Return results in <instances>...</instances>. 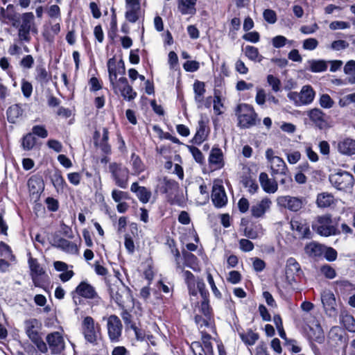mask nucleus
<instances>
[{
  "instance_id": "60",
  "label": "nucleus",
  "mask_w": 355,
  "mask_h": 355,
  "mask_svg": "<svg viewBox=\"0 0 355 355\" xmlns=\"http://www.w3.org/2000/svg\"><path fill=\"white\" fill-rule=\"evenodd\" d=\"M318 41L313 37H309L303 41L302 48L306 51H313L318 46Z\"/></svg>"
},
{
  "instance_id": "58",
  "label": "nucleus",
  "mask_w": 355,
  "mask_h": 355,
  "mask_svg": "<svg viewBox=\"0 0 355 355\" xmlns=\"http://www.w3.org/2000/svg\"><path fill=\"white\" fill-rule=\"evenodd\" d=\"M282 178L279 180L280 185L284 187L285 190L291 189L293 186V179L289 171H287L286 175H280Z\"/></svg>"
},
{
  "instance_id": "48",
  "label": "nucleus",
  "mask_w": 355,
  "mask_h": 355,
  "mask_svg": "<svg viewBox=\"0 0 355 355\" xmlns=\"http://www.w3.org/2000/svg\"><path fill=\"white\" fill-rule=\"evenodd\" d=\"M35 71V79L38 82L41 83H46L49 80L50 75L48 73L47 71L43 65L37 66Z\"/></svg>"
},
{
  "instance_id": "42",
  "label": "nucleus",
  "mask_w": 355,
  "mask_h": 355,
  "mask_svg": "<svg viewBox=\"0 0 355 355\" xmlns=\"http://www.w3.org/2000/svg\"><path fill=\"white\" fill-rule=\"evenodd\" d=\"M21 24L19 28L35 31L36 29L33 27L34 24V15L33 12H25L21 15Z\"/></svg>"
},
{
  "instance_id": "3",
  "label": "nucleus",
  "mask_w": 355,
  "mask_h": 355,
  "mask_svg": "<svg viewBox=\"0 0 355 355\" xmlns=\"http://www.w3.org/2000/svg\"><path fill=\"white\" fill-rule=\"evenodd\" d=\"M315 92L309 85L302 87L300 92H290L287 94L288 98L297 107L309 105L315 98Z\"/></svg>"
},
{
  "instance_id": "16",
  "label": "nucleus",
  "mask_w": 355,
  "mask_h": 355,
  "mask_svg": "<svg viewBox=\"0 0 355 355\" xmlns=\"http://www.w3.org/2000/svg\"><path fill=\"white\" fill-rule=\"evenodd\" d=\"M46 341L53 354H60L64 349V342L62 336L59 332L49 334L46 336Z\"/></svg>"
},
{
  "instance_id": "56",
  "label": "nucleus",
  "mask_w": 355,
  "mask_h": 355,
  "mask_svg": "<svg viewBox=\"0 0 355 355\" xmlns=\"http://www.w3.org/2000/svg\"><path fill=\"white\" fill-rule=\"evenodd\" d=\"M261 227L260 225L256 226L254 228L248 227H245L244 231V234L246 237L251 239H255L259 236V235L261 234Z\"/></svg>"
},
{
  "instance_id": "27",
  "label": "nucleus",
  "mask_w": 355,
  "mask_h": 355,
  "mask_svg": "<svg viewBox=\"0 0 355 355\" xmlns=\"http://www.w3.org/2000/svg\"><path fill=\"white\" fill-rule=\"evenodd\" d=\"M130 191L135 193L139 200L144 204L149 202L152 193L151 191L145 187H141L137 182H133L130 187Z\"/></svg>"
},
{
  "instance_id": "12",
  "label": "nucleus",
  "mask_w": 355,
  "mask_h": 355,
  "mask_svg": "<svg viewBox=\"0 0 355 355\" xmlns=\"http://www.w3.org/2000/svg\"><path fill=\"white\" fill-rule=\"evenodd\" d=\"M308 338L311 343V348L316 352L318 347L313 342L322 344L325 340V336L323 329L318 321L313 322L312 326L309 325V331L307 332Z\"/></svg>"
},
{
  "instance_id": "25",
  "label": "nucleus",
  "mask_w": 355,
  "mask_h": 355,
  "mask_svg": "<svg viewBox=\"0 0 355 355\" xmlns=\"http://www.w3.org/2000/svg\"><path fill=\"white\" fill-rule=\"evenodd\" d=\"M259 180L263 190L268 193H274L278 189V184L275 179H270L268 175L262 172L259 174Z\"/></svg>"
},
{
  "instance_id": "6",
  "label": "nucleus",
  "mask_w": 355,
  "mask_h": 355,
  "mask_svg": "<svg viewBox=\"0 0 355 355\" xmlns=\"http://www.w3.org/2000/svg\"><path fill=\"white\" fill-rule=\"evenodd\" d=\"M329 180L331 185L340 191H347L352 188L354 183V176L350 173L341 170L331 173Z\"/></svg>"
},
{
  "instance_id": "15",
  "label": "nucleus",
  "mask_w": 355,
  "mask_h": 355,
  "mask_svg": "<svg viewBox=\"0 0 355 355\" xmlns=\"http://www.w3.org/2000/svg\"><path fill=\"white\" fill-rule=\"evenodd\" d=\"M107 65L110 84L117 80L118 74L125 73V65L122 60H120L117 64L116 58L113 57L108 60Z\"/></svg>"
},
{
  "instance_id": "45",
  "label": "nucleus",
  "mask_w": 355,
  "mask_h": 355,
  "mask_svg": "<svg viewBox=\"0 0 355 355\" xmlns=\"http://www.w3.org/2000/svg\"><path fill=\"white\" fill-rule=\"evenodd\" d=\"M131 164L132 167L133 175H138L145 170V166L141 159L135 153H132L131 155Z\"/></svg>"
},
{
  "instance_id": "31",
  "label": "nucleus",
  "mask_w": 355,
  "mask_h": 355,
  "mask_svg": "<svg viewBox=\"0 0 355 355\" xmlns=\"http://www.w3.org/2000/svg\"><path fill=\"white\" fill-rule=\"evenodd\" d=\"M208 132L205 122L203 120L199 121L196 132L192 139V142L197 145L201 144L207 137Z\"/></svg>"
},
{
  "instance_id": "36",
  "label": "nucleus",
  "mask_w": 355,
  "mask_h": 355,
  "mask_svg": "<svg viewBox=\"0 0 355 355\" xmlns=\"http://www.w3.org/2000/svg\"><path fill=\"white\" fill-rule=\"evenodd\" d=\"M194 320L201 333L202 331L205 332V328H207L210 331H214V324L212 318H203L202 315H196L194 318Z\"/></svg>"
},
{
  "instance_id": "40",
  "label": "nucleus",
  "mask_w": 355,
  "mask_h": 355,
  "mask_svg": "<svg viewBox=\"0 0 355 355\" xmlns=\"http://www.w3.org/2000/svg\"><path fill=\"white\" fill-rule=\"evenodd\" d=\"M22 114L23 110L18 104L12 105L8 107L6 112L8 121L15 123Z\"/></svg>"
},
{
  "instance_id": "28",
  "label": "nucleus",
  "mask_w": 355,
  "mask_h": 355,
  "mask_svg": "<svg viewBox=\"0 0 355 355\" xmlns=\"http://www.w3.org/2000/svg\"><path fill=\"white\" fill-rule=\"evenodd\" d=\"M209 163L215 169H220L224 166L223 154L221 149L219 148L211 149L209 157Z\"/></svg>"
},
{
  "instance_id": "35",
  "label": "nucleus",
  "mask_w": 355,
  "mask_h": 355,
  "mask_svg": "<svg viewBox=\"0 0 355 355\" xmlns=\"http://www.w3.org/2000/svg\"><path fill=\"white\" fill-rule=\"evenodd\" d=\"M28 187L32 194H38L44 189V182L41 178L33 176L28 180Z\"/></svg>"
},
{
  "instance_id": "63",
  "label": "nucleus",
  "mask_w": 355,
  "mask_h": 355,
  "mask_svg": "<svg viewBox=\"0 0 355 355\" xmlns=\"http://www.w3.org/2000/svg\"><path fill=\"white\" fill-rule=\"evenodd\" d=\"M112 198L116 202H121L122 200H128L130 198L128 193L116 189L112 191Z\"/></svg>"
},
{
  "instance_id": "8",
  "label": "nucleus",
  "mask_w": 355,
  "mask_h": 355,
  "mask_svg": "<svg viewBox=\"0 0 355 355\" xmlns=\"http://www.w3.org/2000/svg\"><path fill=\"white\" fill-rule=\"evenodd\" d=\"M211 338L209 333L202 331V342H192L190 346L194 355H214Z\"/></svg>"
},
{
  "instance_id": "32",
  "label": "nucleus",
  "mask_w": 355,
  "mask_h": 355,
  "mask_svg": "<svg viewBox=\"0 0 355 355\" xmlns=\"http://www.w3.org/2000/svg\"><path fill=\"white\" fill-rule=\"evenodd\" d=\"M309 71L313 73H321L327 71L328 62L324 60H309L307 61Z\"/></svg>"
},
{
  "instance_id": "44",
  "label": "nucleus",
  "mask_w": 355,
  "mask_h": 355,
  "mask_svg": "<svg viewBox=\"0 0 355 355\" xmlns=\"http://www.w3.org/2000/svg\"><path fill=\"white\" fill-rule=\"evenodd\" d=\"M195 101L197 103H202L205 93V85L203 82L196 81L193 84Z\"/></svg>"
},
{
  "instance_id": "30",
  "label": "nucleus",
  "mask_w": 355,
  "mask_h": 355,
  "mask_svg": "<svg viewBox=\"0 0 355 355\" xmlns=\"http://www.w3.org/2000/svg\"><path fill=\"white\" fill-rule=\"evenodd\" d=\"M271 175L275 177L280 175H286L288 170L285 162L282 158L275 159L272 163L270 164Z\"/></svg>"
},
{
  "instance_id": "37",
  "label": "nucleus",
  "mask_w": 355,
  "mask_h": 355,
  "mask_svg": "<svg viewBox=\"0 0 355 355\" xmlns=\"http://www.w3.org/2000/svg\"><path fill=\"white\" fill-rule=\"evenodd\" d=\"M57 246L63 251L71 254H77L78 252L76 244L66 239H59L57 241Z\"/></svg>"
},
{
  "instance_id": "59",
  "label": "nucleus",
  "mask_w": 355,
  "mask_h": 355,
  "mask_svg": "<svg viewBox=\"0 0 355 355\" xmlns=\"http://www.w3.org/2000/svg\"><path fill=\"white\" fill-rule=\"evenodd\" d=\"M33 135H36L40 138L44 139L48 137V131L44 127V125H36L33 126L32 132H31Z\"/></svg>"
},
{
  "instance_id": "21",
  "label": "nucleus",
  "mask_w": 355,
  "mask_h": 355,
  "mask_svg": "<svg viewBox=\"0 0 355 355\" xmlns=\"http://www.w3.org/2000/svg\"><path fill=\"white\" fill-rule=\"evenodd\" d=\"M25 331L28 338L32 340H37L40 336V330L42 327L41 322L35 319L32 318L25 321L24 322Z\"/></svg>"
},
{
  "instance_id": "13",
  "label": "nucleus",
  "mask_w": 355,
  "mask_h": 355,
  "mask_svg": "<svg viewBox=\"0 0 355 355\" xmlns=\"http://www.w3.org/2000/svg\"><path fill=\"white\" fill-rule=\"evenodd\" d=\"M306 115L312 123L318 129L324 130L329 128L328 116L320 108H313L307 111Z\"/></svg>"
},
{
  "instance_id": "64",
  "label": "nucleus",
  "mask_w": 355,
  "mask_h": 355,
  "mask_svg": "<svg viewBox=\"0 0 355 355\" xmlns=\"http://www.w3.org/2000/svg\"><path fill=\"white\" fill-rule=\"evenodd\" d=\"M343 331L338 327H333L329 331V338L334 340L341 341L343 338Z\"/></svg>"
},
{
  "instance_id": "46",
  "label": "nucleus",
  "mask_w": 355,
  "mask_h": 355,
  "mask_svg": "<svg viewBox=\"0 0 355 355\" xmlns=\"http://www.w3.org/2000/svg\"><path fill=\"white\" fill-rule=\"evenodd\" d=\"M239 336L242 341L248 345H253L259 339V335L251 329L246 333H239Z\"/></svg>"
},
{
  "instance_id": "22",
  "label": "nucleus",
  "mask_w": 355,
  "mask_h": 355,
  "mask_svg": "<svg viewBox=\"0 0 355 355\" xmlns=\"http://www.w3.org/2000/svg\"><path fill=\"white\" fill-rule=\"evenodd\" d=\"M76 295L86 299H96L98 297L95 288L86 282H82L75 290Z\"/></svg>"
},
{
  "instance_id": "38",
  "label": "nucleus",
  "mask_w": 355,
  "mask_h": 355,
  "mask_svg": "<svg viewBox=\"0 0 355 355\" xmlns=\"http://www.w3.org/2000/svg\"><path fill=\"white\" fill-rule=\"evenodd\" d=\"M127 290L124 286L121 288L118 287L110 288V297L121 308H124L123 293Z\"/></svg>"
},
{
  "instance_id": "23",
  "label": "nucleus",
  "mask_w": 355,
  "mask_h": 355,
  "mask_svg": "<svg viewBox=\"0 0 355 355\" xmlns=\"http://www.w3.org/2000/svg\"><path fill=\"white\" fill-rule=\"evenodd\" d=\"M291 227L293 231H296L298 235L302 238H310L311 231L308 223L302 219H292Z\"/></svg>"
},
{
  "instance_id": "20",
  "label": "nucleus",
  "mask_w": 355,
  "mask_h": 355,
  "mask_svg": "<svg viewBox=\"0 0 355 355\" xmlns=\"http://www.w3.org/2000/svg\"><path fill=\"white\" fill-rule=\"evenodd\" d=\"M337 150L343 155L352 156L355 155V139L346 137L337 143Z\"/></svg>"
},
{
  "instance_id": "29",
  "label": "nucleus",
  "mask_w": 355,
  "mask_h": 355,
  "mask_svg": "<svg viewBox=\"0 0 355 355\" xmlns=\"http://www.w3.org/2000/svg\"><path fill=\"white\" fill-rule=\"evenodd\" d=\"M197 0H178V10L182 15H193L196 12Z\"/></svg>"
},
{
  "instance_id": "26",
  "label": "nucleus",
  "mask_w": 355,
  "mask_h": 355,
  "mask_svg": "<svg viewBox=\"0 0 355 355\" xmlns=\"http://www.w3.org/2000/svg\"><path fill=\"white\" fill-rule=\"evenodd\" d=\"M321 301L327 313L331 314L336 311V298L330 291H324L321 293Z\"/></svg>"
},
{
  "instance_id": "49",
  "label": "nucleus",
  "mask_w": 355,
  "mask_h": 355,
  "mask_svg": "<svg viewBox=\"0 0 355 355\" xmlns=\"http://www.w3.org/2000/svg\"><path fill=\"white\" fill-rule=\"evenodd\" d=\"M182 256L184 258V265L190 268L194 269L195 266L197 265V257L190 252L183 250Z\"/></svg>"
},
{
  "instance_id": "24",
  "label": "nucleus",
  "mask_w": 355,
  "mask_h": 355,
  "mask_svg": "<svg viewBox=\"0 0 355 355\" xmlns=\"http://www.w3.org/2000/svg\"><path fill=\"white\" fill-rule=\"evenodd\" d=\"M178 189V183L175 180L164 178L157 186V190L167 197H171Z\"/></svg>"
},
{
  "instance_id": "52",
  "label": "nucleus",
  "mask_w": 355,
  "mask_h": 355,
  "mask_svg": "<svg viewBox=\"0 0 355 355\" xmlns=\"http://www.w3.org/2000/svg\"><path fill=\"white\" fill-rule=\"evenodd\" d=\"M21 90L24 97L28 99L32 95L33 90V85L26 79H22L21 82Z\"/></svg>"
},
{
  "instance_id": "4",
  "label": "nucleus",
  "mask_w": 355,
  "mask_h": 355,
  "mask_svg": "<svg viewBox=\"0 0 355 355\" xmlns=\"http://www.w3.org/2000/svg\"><path fill=\"white\" fill-rule=\"evenodd\" d=\"M82 334L85 340L92 345H96L101 336V327L95 322L91 316L84 318L81 324Z\"/></svg>"
},
{
  "instance_id": "41",
  "label": "nucleus",
  "mask_w": 355,
  "mask_h": 355,
  "mask_svg": "<svg viewBox=\"0 0 355 355\" xmlns=\"http://www.w3.org/2000/svg\"><path fill=\"white\" fill-rule=\"evenodd\" d=\"M109 140V132L107 128H103L102 138L98 140V144L95 146L100 148V149L105 154H110L111 153V146L108 144Z\"/></svg>"
},
{
  "instance_id": "62",
  "label": "nucleus",
  "mask_w": 355,
  "mask_h": 355,
  "mask_svg": "<svg viewBox=\"0 0 355 355\" xmlns=\"http://www.w3.org/2000/svg\"><path fill=\"white\" fill-rule=\"evenodd\" d=\"M214 110L216 114L220 115L222 114L221 108L223 107V104L221 101L220 96L218 94L217 92H214V98L213 100Z\"/></svg>"
},
{
  "instance_id": "18",
  "label": "nucleus",
  "mask_w": 355,
  "mask_h": 355,
  "mask_svg": "<svg viewBox=\"0 0 355 355\" xmlns=\"http://www.w3.org/2000/svg\"><path fill=\"white\" fill-rule=\"evenodd\" d=\"M0 21L5 24L11 23L13 26H17L18 18L13 5L9 4L6 8H0Z\"/></svg>"
},
{
  "instance_id": "57",
  "label": "nucleus",
  "mask_w": 355,
  "mask_h": 355,
  "mask_svg": "<svg viewBox=\"0 0 355 355\" xmlns=\"http://www.w3.org/2000/svg\"><path fill=\"white\" fill-rule=\"evenodd\" d=\"M189 152L191 153L196 162L202 164L205 162V158L202 152L196 147L193 146H188Z\"/></svg>"
},
{
  "instance_id": "11",
  "label": "nucleus",
  "mask_w": 355,
  "mask_h": 355,
  "mask_svg": "<svg viewBox=\"0 0 355 355\" xmlns=\"http://www.w3.org/2000/svg\"><path fill=\"white\" fill-rule=\"evenodd\" d=\"M107 327L111 342H119L122 332V324L119 317L115 315H110L107 319Z\"/></svg>"
},
{
  "instance_id": "47",
  "label": "nucleus",
  "mask_w": 355,
  "mask_h": 355,
  "mask_svg": "<svg viewBox=\"0 0 355 355\" xmlns=\"http://www.w3.org/2000/svg\"><path fill=\"white\" fill-rule=\"evenodd\" d=\"M0 257L7 259L10 262L15 261V257L12 254L11 248L3 241L0 242Z\"/></svg>"
},
{
  "instance_id": "19",
  "label": "nucleus",
  "mask_w": 355,
  "mask_h": 355,
  "mask_svg": "<svg viewBox=\"0 0 355 355\" xmlns=\"http://www.w3.org/2000/svg\"><path fill=\"white\" fill-rule=\"evenodd\" d=\"M272 202L268 197L263 198L261 201L251 207V214L254 218H262L269 211Z\"/></svg>"
},
{
  "instance_id": "53",
  "label": "nucleus",
  "mask_w": 355,
  "mask_h": 355,
  "mask_svg": "<svg viewBox=\"0 0 355 355\" xmlns=\"http://www.w3.org/2000/svg\"><path fill=\"white\" fill-rule=\"evenodd\" d=\"M342 322L345 329L350 332H355V319L351 315L343 316Z\"/></svg>"
},
{
  "instance_id": "14",
  "label": "nucleus",
  "mask_w": 355,
  "mask_h": 355,
  "mask_svg": "<svg viewBox=\"0 0 355 355\" xmlns=\"http://www.w3.org/2000/svg\"><path fill=\"white\" fill-rule=\"evenodd\" d=\"M197 287L199 290V293L202 298L200 306V312L204 315L205 317L212 318L211 308L209 304V292L205 288V284L203 280H200L197 282Z\"/></svg>"
},
{
  "instance_id": "2",
  "label": "nucleus",
  "mask_w": 355,
  "mask_h": 355,
  "mask_svg": "<svg viewBox=\"0 0 355 355\" xmlns=\"http://www.w3.org/2000/svg\"><path fill=\"white\" fill-rule=\"evenodd\" d=\"M312 229L319 235L326 237L340 234L337 227L332 224L329 214L318 216L316 221L312 224Z\"/></svg>"
},
{
  "instance_id": "10",
  "label": "nucleus",
  "mask_w": 355,
  "mask_h": 355,
  "mask_svg": "<svg viewBox=\"0 0 355 355\" xmlns=\"http://www.w3.org/2000/svg\"><path fill=\"white\" fill-rule=\"evenodd\" d=\"M277 202L279 207L293 212L300 210L305 204L303 198L291 196H279L277 198Z\"/></svg>"
},
{
  "instance_id": "55",
  "label": "nucleus",
  "mask_w": 355,
  "mask_h": 355,
  "mask_svg": "<svg viewBox=\"0 0 355 355\" xmlns=\"http://www.w3.org/2000/svg\"><path fill=\"white\" fill-rule=\"evenodd\" d=\"M243 186L248 189V191L252 193H255L258 189L259 186L255 180H252L250 178H245L243 180Z\"/></svg>"
},
{
  "instance_id": "43",
  "label": "nucleus",
  "mask_w": 355,
  "mask_h": 355,
  "mask_svg": "<svg viewBox=\"0 0 355 355\" xmlns=\"http://www.w3.org/2000/svg\"><path fill=\"white\" fill-rule=\"evenodd\" d=\"M36 145V138L32 133H27L21 139V146L24 150L29 151Z\"/></svg>"
},
{
  "instance_id": "33",
  "label": "nucleus",
  "mask_w": 355,
  "mask_h": 355,
  "mask_svg": "<svg viewBox=\"0 0 355 355\" xmlns=\"http://www.w3.org/2000/svg\"><path fill=\"white\" fill-rule=\"evenodd\" d=\"M316 204L320 208L329 207L335 204V198L331 193L323 192L317 196Z\"/></svg>"
},
{
  "instance_id": "5",
  "label": "nucleus",
  "mask_w": 355,
  "mask_h": 355,
  "mask_svg": "<svg viewBox=\"0 0 355 355\" xmlns=\"http://www.w3.org/2000/svg\"><path fill=\"white\" fill-rule=\"evenodd\" d=\"M109 171L117 187L121 189L128 187L130 175L128 168L121 163L112 162L109 164Z\"/></svg>"
},
{
  "instance_id": "54",
  "label": "nucleus",
  "mask_w": 355,
  "mask_h": 355,
  "mask_svg": "<svg viewBox=\"0 0 355 355\" xmlns=\"http://www.w3.org/2000/svg\"><path fill=\"white\" fill-rule=\"evenodd\" d=\"M51 181L57 191L63 190L65 181L61 174L58 173H54L51 177Z\"/></svg>"
},
{
  "instance_id": "7",
  "label": "nucleus",
  "mask_w": 355,
  "mask_h": 355,
  "mask_svg": "<svg viewBox=\"0 0 355 355\" xmlns=\"http://www.w3.org/2000/svg\"><path fill=\"white\" fill-rule=\"evenodd\" d=\"M302 273L300 266L295 259L293 257L288 259L285 268L286 286L284 288H293L294 284L297 282Z\"/></svg>"
},
{
  "instance_id": "39",
  "label": "nucleus",
  "mask_w": 355,
  "mask_h": 355,
  "mask_svg": "<svg viewBox=\"0 0 355 355\" xmlns=\"http://www.w3.org/2000/svg\"><path fill=\"white\" fill-rule=\"evenodd\" d=\"M243 51L245 56L251 61L261 62L264 58L259 53V49L255 46L247 45L243 49Z\"/></svg>"
},
{
  "instance_id": "1",
  "label": "nucleus",
  "mask_w": 355,
  "mask_h": 355,
  "mask_svg": "<svg viewBox=\"0 0 355 355\" xmlns=\"http://www.w3.org/2000/svg\"><path fill=\"white\" fill-rule=\"evenodd\" d=\"M235 112L240 128H250L255 125L257 114L252 106L241 103L236 107Z\"/></svg>"
},
{
  "instance_id": "34",
  "label": "nucleus",
  "mask_w": 355,
  "mask_h": 355,
  "mask_svg": "<svg viewBox=\"0 0 355 355\" xmlns=\"http://www.w3.org/2000/svg\"><path fill=\"white\" fill-rule=\"evenodd\" d=\"M306 254L311 257H319L323 254L324 245L315 242H311L304 248Z\"/></svg>"
},
{
  "instance_id": "51",
  "label": "nucleus",
  "mask_w": 355,
  "mask_h": 355,
  "mask_svg": "<svg viewBox=\"0 0 355 355\" xmlns=\"http://www.w3.org/2000/svg\"><path fill=\"white\" fill-rule=\"evenodd\" d=\"M267 83L274 92H278L281 90L282 83L277 77L272 74L268 75Z\"/></svg>"
},
{
  "instance_id": "9",
  "label": "nucleus",
  "mask_w": 355,
  "mask_h": 355,
  "mask_svg": "<svg viewBox=\"0 0 355 355\" xmlns=\"http://www.w3.org/2000/svg\"><path fill=\"white\" fill-rule=\"evenodd\" d=\"M111 85L114 92L116 94H121L126 101H130L137 97V92L128 84V80L125 77L119 78L116 81L111 83Z\"/></svg>"
},
{
  "instance_id": "61",
  "label": "nucleus",
  "mask_w": 355,
  "mask_h": 355,
  "mask_svg": "<svg viewBox=\"0 0 355 355\" xmlns=\"http://www.w3.org/2000/svg\"><path fill=\"white\" fill-rule=\"evenodd\" d=\"M324 258L328 261H334L336 259L338 253L335 249L331 247H326L324 245V252H323Z\"/></svg>"
},
{
  "instance_id": "17",
  "label": "nucleus",
  "mask_w": 355,
  "mask_h": 355,
  "mask_svg": "<svg viewBox=\"0 0 355 355\" xmlns=\"http://www.w3.org/2000/svg\"><path fill=\"white\" fill-rule=\"evenodd\" d=\"M211 200L214 206L221 208L226 205L227 197L223 185L214 184L212 187Z\"/></svg>"
},
{
  "instance_id": "50",
  "label": "nucleus",
  "mask_w": 355,
  "mask_h": 355,
  "mask_svg": "<svg viewBox=\"0 0 355 355\" xmlns=\"http://www.w3.org/2000/svg\"><path fill=\"white\" fill-rule=\"evenodd\" d=\"M318 103L324 109H330L334 107L335 102L328 94H322L320 95Z\"/></svg>"
}]
</instances>
